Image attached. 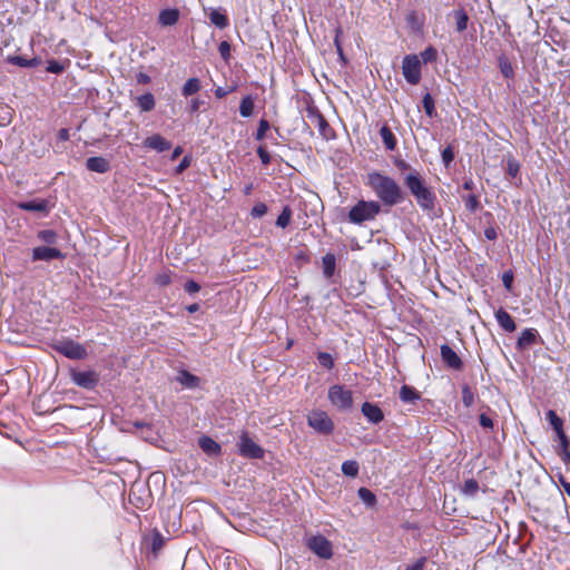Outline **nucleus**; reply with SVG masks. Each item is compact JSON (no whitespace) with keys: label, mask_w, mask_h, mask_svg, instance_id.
I'll return each instance as SVG.
<instances>
[{"label":"nucleus","mask_w":570,"mask_h":570,"mask_svg":"<svg viewBox=\"0 0 570 570\" xmlns=\"http://www.w3.org/2000/svg\"><path fill=\"white\" fill-rule=\"evenodd\" d=\"M366 184L385 206L392 207L404 199L401 186L390 176L373 171L367 175Z\"/></svg>","instance_id":"nucleus-1"},{"label":"nucleus","mask_w":570,"mask_h":570,"mask_svg":"<svg viewBox=\"0 0 570 570\" xmlns=\"http://www.w3.org/2000/svg\"><path fill=\"white\" fill-rule=\"evenodd\" d=\"M402 73L410 85H417L421 80V60L416 55H406L402 60Z\"/></svg>","instance_id":"nucleus-8"},{"label":"nucleus","mask_w":570,"mask_h":570,"mask_svg":"<svg viewBox=\"0 0 570 570\" xmlns=\"http://www.w3.org/2000/svg\"><path fill=\"white\" fill-rule=\"evenodd\" d=\"M358 498L364 502L367 508L375 507L377 499L376 495L367 488H360L357 490Z\"/></svg>","instance_id":"nucleus-32"},{"label":"nucleus","mask_w":570,"mask_h":570,"mask_svg":"<svg viewBox=\"0 0 570 570\" xmlns=\"http://www.w3.org/2000/svg\"><path fill=\"white\" fill-rule=\"evenodd\" d=\"M142 145L145 148L156 150L157 153H164L171 148V142L159 134L148 136Z\"/></svg>","instance_id":"nucleus-14"},{"label":"nucleus","mask_w":570,"mask_h":570,"mask_svg":"<svg viewBox=\"0 0 570 570\" xmlns=\"http://www.w3.org/2000/svg\"><path fill=\"white\" fill-rule=\"evenodd\" d=\"M136 80H137L138 83L148 85V83H150L151 78H150L149 75H147L145 72H139L136 76Z\"/></svg>","instance_id":"nucleus-63"},{"label":"nucleus","mask_w":570,"mask_h":570,"mask_svg":"<svg viewBox=\"0 0 570 570\" xmlns=\"http://www.w3.org/2000/svg\"><path fill=\"white\" fill-rule=\"evenodd\" d=\"M462 200L470 213H475L480 208L479 197L474 194L463 195Z\"/></svg>","instance_id":"nucleus-37"},{"label":"nucleus","mask_w":570,"mask_h":570,"mask_svg":"<svg viewBox=\"0 0 570 570\" xmlns=\"http://www.w3.org/2000/svg\"><path fill=\"white\" fill-rule=\"evenodd\" d=\"M295 265L301 268L311 262V253L306 247L299 248L294 255Z\"/></svg>","instance_id":"nucleus-35"},{"label":"nucleus","mask_w":570,"mask_h":570,"mask_svg":"<svg viewBox=\"0 0 570 570\" xmlns=\"http://www.w3.org/2000/svg\"><path fill=\"white\" fill-rule=\"evenodd\" d=\"M450 17H452V19L454 21L455 32L463 33L468 29V26L470 22V17L464 8L460 7L458 9H454L450 13Z\"/></svg>","instance_id":"nucleus-16"},{"label":"nucleus","mask_w":570,"mask_h":570,"mask_svg":"<svg viewBox=\"0 0 570 570\" xmlns=\"http://www.w3.org/2000/svg\"><path fill=\"white\" fill-rule=\"evenodd\" d=\"M557 436H558L559 446H560L559 455L561 456L562 461L566 464H570L569 440H568V436L566 435L564 430L557 433Z\"/></svg>","instance_id":"nucleus-27"},{"label":"nucleus","mask_w":570,"mask_h":570,"mask_svg":"<svg viewBox=\"0 0 570 570\" xmlns=\"http://www.w3.org/2000/svg\"><path fill=\"white\" fill-rule=\"evenodd\" d=\"M403 183L411 195L415 198L420 208L425 212L434 210L436 196L416 169H412L404 177Z\"/></svg>","instance_id":"nucleus-2"},{"label":"nucleus","mask_w":570,"mask_h":570,"mask_svg":"<svg viewBox=\"0 0 570 570\" xmlns=\"http://www.w3.org/2000/svg\"><path fill=\"white\" fill-rule=\"evenodd\" d=\"M560 485L562 487L563 491L567 493V495L570 498V482L566 480L564 476L560 475L559 478Z\"/></svg>","instance_id":"nucleus-64"},{"label":"nucleus","mask_w":570,"mask_h":570,"mask_svg":"<svg viewBox=\"0 0 570 570\" xmlns=\"http://www.w3.org/2000/svg\"><path fill=\"white\" fill-rule=\"evenodd\" d=\"M136 105L141 112H149L154 110L156 100L151 92H146L136 98Z\"/></svg>","instance_id":"nucleus-24"},{"label":"nucleus","mask_w":570,"mask_h":570,"mask_svg":"<svg viewBox=\"0 0 570 570\" xmlns=\"http://www.w3.org/2000/svg\"><path fill=\"white\" fill-rule=\"evenodd\" d=\"M256 153L263 165L267 166L271 164V155L264 145L258 146Z\"/></svg>","instance_id":"nucleus-51"},{"label":"nucleus","mask_w":570,"mask_h":570,"mask_svg":"<svg viewBox=\"0 0 570 570\" xmlns=\"http://www.w3.org/2000/svg\"><path fill=\"white\" fill-rule=\"evenodd\" d=\"M230 43L226 40L222 41L218 46V52L225 62L230 59Z\"/></svg>","instance_id":"nucleus-49"},{"label":"nucleus","mask_w":570,"mask_h":570,"mask_svg":"<svg viewBox=\"0 0 570 570\" xmlns=\"http://www.w3.org/2000/svg\"><path fill=\"white\" fill-rule=\"evenodd\" d=\"M66 69V66L58 60L51 59L47 61L46 70L50 73H61Z\"/></svg>","instance_id":"nucleus-48"},{"label":"nucleus","mask_w":570,"mask_h":570,"mask_svg":"<svg viewBox=\"0 0 570 570\" xmlns=\"http://www.w3.org/2000/svg\"><path fill=\"white\" fill-rule=\"evenodd\" d=\"M323 274L326 278H331L334 275L336 267V257L332 253H327L322 258Z\"/></svg>","instance_id":"nucleus-29"},{"label":"nucleus","mask_w":570,"mask_h":570,"mask_svg":"<svg viewBox=\"0 0 570 570\" xmlns=\"http://www.w3.org/2000/svg\"><path fill=\"white\" fill-rule=\"evenodd\" d=\"M238 451L242 456L249 459H263L265 454L263 448L255 443L247 432L240 435Z\"/></svg>","instance_id":"nucleus-11"},{"label":"nucleus","mask_w":570,"mask_h":570,"mask_svg":"<svg viewBox=\"0 0 570 570\" xmlns=\"http://www.w3.org/2000/svg\"><path fill=\"white\" fill-rule=\"evenodd\" d=\"M342 33H343V30L341 27L335 29L334 45H335L336 50L341 57H343V48H342L341 40H340Z\"/></svg>","instance_id":"nucleus-58"},{"label":"nucleus","mask_w":570,"mask_h":570,"mask_svg":"<svg viewBox=\"0 0 570 570\" xmlns=\"http://www.w3.org/2000/svg\"><path fill=\"white\" fill-rule=\"evenodd\" d=\"M254 98L250 95H247L242 98L239 104V115L244 118H248L254 112Z\"/></svg>","instance_id":"nucleus-31"},{"label":"nucleus","mask_w":570,"mask_h":570,"mask_svg":"<svg viewBox=\"0 0 570 570\" xmlns=\"http://www.w3.org/2000/svg\"><path fill=\"white\" fill-rule=\"evenodd\" d=\"M202 105H203V101L199 98H193L189 104L190 114L197 112Z\"/></svg>","instance_id":"nucleus-62"},{"label":"nucleus","mask_w":570,"mask_h":570,"mask_svg":"<svg viewBox=\"0 0 570 570\" xmlns=\"http://www.w3.org/2000/svg\"><path fill=\"white\" fill-rule=\"evenodd\" d=\"M208 18L210 22L218 29H226L229 26L228 16L220 9H212Z\"/></svg>","instance_id":"nucleus-23"},{"label":"nucleus","mask_w":570,"mask_h":570,"mask_svg":"<svg viewBox=\"0 0 570 570\" xmlns=\"http://www.w3.org/2000/svg\"><path fill=\"white\" fill-rule=\"evenodd\" d=\"M400 400L404 404H415L421 400V392L411 385H402L400 389Z\"/></svg>","instance_id":"nucleus-20"},{"label":"nucleus","mask_w":570,"mask_h":570,"mask_svg":"<svg viewBox=\"0 0 570 570\" xmlns=\"http://www.w3.org/2000/svg\"><path fill=\"white\" fill-rule=\"evenodd\" d=\"M539 333L535 328H525L517 341V348L524 350L537 343Z\"/></svg>","instance_id":"nucleus-18"},{"label":"nucleus","mask_w":570,"mask_h":570,"mask_svg":"<svg viewBox=\"0 0 570 570\" xmlns=\"http://www.w3.org/2000/svg\"><path fill=\"white\" fill-rule=\"evenodd\" d=\"M307 424L316 432L328 435L334 431V422L323 410H313L307 415Z\"/></svg>","instance_id":"nucleus-6"},{"label":"nucleus","mask_w":570,"mask_h":570,"mask_svg":"<svg viewBox=\"0 0 570 570\" xmlns=\"http://www.w3.org/2000/svg\"><path fill=\"white\" fill-rule=\"evenodd\" d=\"M381 212V205L375 200H360L348 212V220L360 225L366 220H373Z\"/></svg>","instance_id":"nucleus-3"},{"label":"nucleus","mask_w":570,"mask_h":570,"mask_svg":"<svg viewBox=\"0 0 570 570\" xmlns=\"http://www.w3.org/2000/svg\"><path fill=\"white\" fill-rule=\"evenodd\" d=\"M441 156H442V161L444 163V165L449 166L454 159V153H453L452 147L451 146L445 147L442 150Z\"/></svg>","instance_id":"nucleus-53"},{"label":"nucleus","mask_w":570,"mask_h":570,"mask_svg":"<svg viewBox=\"0 0 570 570\" xmlns=\"http://www.w3.org/2000/svg\"><path fill=\"white\" fill-rule=\"evenodd\" d=\"M546 417L554 430L556 434L563 431V420L553 410H549L546 413Z\"/></svg>","instance_id":"nucleus-34"},{"label":"nucleus","mask_w":570,"mask_h":570,"mask_svg":"<svg viewBox=\"0 0 570 570\" xmlns=\"http://www.w3.org/2000/svg\"><path fill=\"white\" fill-rule=\"evenodd\" d=\"M170 282H171V278H170L169 272L160 273L155 278V283L159 286H167L170 284Z\"/></svg>","instance_id":"nucleus-55"},{"label":"nucleus","mask_w":570,"mask_h":570,"mask_svg":"<svg viewBox=\"0 0 570 570\" xmlns=\"http://www.w3.org/2000/svg\"><path fill=\"white\" fill-rule=\"evenodd\" d=\"M440 352H441V358L448 367L455 370V371L462 370L463 362H462L461 357L456 354V352L451 346H449L448 344H443L440 347Z\"/></svg>","instance_id":"nucleus-12"},{"label":"nucleus","mask_w":570,"mask_h":570,"mask_svg":"<svg viewBox=\"0 0 570 570\" xmlns=\"http://www.w3.org/2000/svg\"><path fill=\"white\" fill-rule=\"evenodd\" d=\"M495 320L498 324L508 333H512L515 331L517 325L511 315L502 307H500L495 312Z\"/></svg>","instance_id":"nucleus-19"},{"label":"nucleus","mask_w":570,"mask_h":570,"mask_svg":"<svg viewBox=\"0 0 570 570\" xmlns=\"http://www.w3.org/2000/svg\"><path fill=\"white\" fill-rule=\"evenodd\" d=\"M426 561L425 557H421L414 563L407 566L405 570H424Z\"/></svg>","instance_id":"nucleus-57"},{"label":"nucleus","mask_w":570,"mask_h":570,"mask_svg":"<svg viewBox=\"0 0 570 570\" xmlns=\"http://www.w3.org/2000/svg\"><path fill=\"white\" fill-rule=\"evenodd\" d=\"M498 63H499V69L505 79L514 78L513 65L507 56H504V55L500 56L498 59Z\"/></svg>","instance_id":"nucleus-28"},{"label":"nucleus","mask_w":570,"mask_h":570,"mask_svg":"<svg viewBox=\"0 0 570 570\" xmlns=\"http://www.w3.org/2000/svg\"><path fill=\"white\" fill-rule=\"evenodd\" d=\"M70 377L71 381L79 387L86 389V390H94L100 380L99 374L94 371H77L71 370L70 371Z\"/></svg>","instance_id":"nucleus-10"},{"label":"nucleus","mask_w":570,"mask_h":570,"mask_svg":"<svg viewBox=\"0 0 570 570\" xmlns=\"http://www.w3.org/2000/svg\"><path fill=\"white\" fill-rule=\"evenodd\" d=\"M328 400L340 410H351L353 407V393L343 385H333L328 389Z\"/></svg>","instance_id":"nucleus-7"},{"label":"nucleus","mask_w":570,"mask_h":570,"mask_svg":"<svg viewBox=\"0 0 570 570\" xmlns=\"http://www.w3.org/2000/svg\"><path fill=\"white\" fill-rule=\"evenodd\" d=\"M479 423L483 429L493 430L494 423L491 416L487 413H481L479 416Z\"/></svg>","instance_id":"nucleus-54"},{"label":"nucleus","mask_w":570,"mask_h":570,"mask_svg":"<svg viewBox=\"0 0 570 570\" xmlns=\"http://www.w3.org/2000/svg\"><path fill=\"white\" fill-rule=\"evenodd\" d=\"M361 412L372 424H377L384 420L383 411L375 403L364 402L361 406Z\"/></svg>","instance_id":"nucleus-15"},{"label":"nucleus","mask_w":570,"mask_h":570,"mask_svg":"<svg viewBox=\"0 0 570 570\" xmlns=\"http://www.w3.org/2000/svg\"><path fill=\"white\" fill-rule=\"evenodd\" d=\"M507 173L511 178H515L520 173V163L514 157L507 160Z\"/></svg>","instance_id":"nucleus-44"},{"label":"nucleus","mask_w":570,"mask_h":570,"mask_svg":"<svg viewBox=\"0 0 570 570\" xmlns=\"http://www.w3.org/2000/svg\"><path fill=\"white\" fill-rule=\"evenodd\" d=\"M484 237L488 240H495L498 238V232L494 226H489L484 229Z\"/></svg>","instance_id":"nucleus-60"},{"label":"nucleus","mask_w":570,"mask_h":570,"mask_svg":"<svg viewBox=\"0 0 570 570\" xmlns=\"http://www.w3.org/2000/svg\"><path fill=\"white\" fill-rule=\"evenodd\" d=\"M199 448L209 455H218L222 452V446L214 439L203 435L198 440Z\"/></svg>","instance_id":"nucleus-21"},{"label":"nucleus","mask_w":570,"mask_h":570,"mask_svg":"<svg viewBox=\"0 0 570 570\" xmlns=\"http://www.w3.org/2000/svg\"><path fill=\"white\" fill-rule=\"evenodd\" d=\"M190 166V157L189 156H185L181 161L179 163V165L176 167V173L177 174H180L183 173L185 169H187L188 167Z\"/></svg>","instance_id":"nucleus-61"},{"label":"nucleus","mask_w":570,"mask_h":570,"mask_svg":"<svg viewBox=\"0 0 570 570\" xmlns=\"http://www.w3.org/2000/svg\"><path fill=\"white\" fill-rule=\"evenodd\" d=\"M179 20V10L175 8L164 9L158 14V23L163 27L174 26Z\"/></svg>","instance_id":"nucleus-22"},{"label":"nucleus","mask_w":570,"mask_h":570,"mask_svg":"<svg viewBox=\"0 0 570 570\" xmlns=\"http://www.w3.org/2000/svg\"><path fill=\"white\" fill-rule=\"evenodd\" d=\"M267 213V206L264 203H257L253 206L250 215L253 217H263Z\"/></svg>","instance_id":"nucleus-52"},{"label":"nucleus","mask_w":570,"mask_h":570,"mask_svg":"<svg viewBox=\"0 0 570 570\" xmlns=\"http://www.w3.org/2000/svg\"><path fill=\"white\" fill-rule=\"evenodd\" d=\"M380 135L387 150L392 151L396 148L397 140L395 138V135L387 125L381 127Z\"/></svg>","instance_id":"nucleus-26"},{"label":"nucleus","mask_w":570,"mask_h":570,"mask_svg":"<svg viewBox=\"0 0 570 570\" xmlns=\"http://www.w3.org/2000/svg\"><path fill=\"white\" fill-rule=\"evenodd\" d=\"M318 364L328 371L333 370L335 366L334 357L327 352H318L317 355Z\"/></svg>","instance_id":"nucleus-38"},{"label":"nucleus","mask_w":570,"mask_h":570,"mask_svg":"<svg viewBox=\"0 0 570 570\" xmlns=\"http://www.w3.org/2000/svg\"><path fill=\"white\" fill-rule=\"evenodd\" d=\"M305 544L322 559H331L333 557V546L331 541L322 534L309 537Z\"/></svg>","instance_id":"nucleus-9"},{"label":"nucleus","mask_w":570,"mask_h":570,"mask_svg":"<svg viewBox=\"0 0 570 570\" xmlns=\"http://www.w3.org/2000/svg\"><path fill=\"white\" fill-rule=\"evenodd\" d=\"M271 125L267 119L262 118L258 122V128L255 134L256 140H263L266 137V132L269 130Z\"/></svg>","instance_id":"nucleus-47"},{"label":"nucleus","mask_w":570,"mask_h":570,"mask_svg":"<svg viewBox=\"0 0 570 570\" xmlns=\"http://www.w3.org/2000/svg\"><path fill=\"white\" fill-rule=\"evenodd\" d=\"M7 61L11 65L19 66L22 68H28L29 59L22 56H8Z\"/></svg>","instance_id":"nucleus-50"},{"label":"nucleus","mask_w":570,"mask_h":570,"mask_svg":"<svg viewBox=\"0 0 570 570\" xmlns=\"http://www.w3.org/2000/svg\"><path fill=\"white\" fill-rule=\"evenodd\" d=\"M292 219V209L289 206H285L282 213L278 215L276 225L281 228H286Z\"/></svg>","instance_id":"nucleus-42"},{"label":"nucleus","mask_w":570,"mask_h":570,"mask_svg":"<svg viewBox=\"0 0 570 570\" xmlns=\"http://www.w3.org/2000/svg\"><path fill=\"white\" fill-rule=\"evenodd\" d=\"M420 57L424 63L434 62L438 59V50L433 46H429L420 53Z\"/></svg>","instance_id":"nucleus-43"},{"label":"nucleus","mask_w":570,"mask_h":570,"mask_svg":"<svg viewBox=\"0 0 570 570\" xmlns=\"http://www.w3.org/2000/svg\"><path fill=\"white\" fill-rule=\"evenodd\" d=\"M65 258V254L55 247L47 246H38L32 249V261H51V259H62Z\"/></svg>","instance_id":"nucleus-13"},{"label":"nucleus","mask_w":570,"mask_h":570,"mask_svg":"<svg viewBox=\"0 0 570 570\" xmlns=\"http://www.w3.org/2000/svg\"><path fill=\"white\" fill-rule=\"evenodd\" d=\"M462 393V403L463 405L469 409L474 404L475 401V393L474 391L468 385L463 384L461 387Z\"/></svg>","instance_id":"nucleus-36"},{"label":"nucleus","mask_w":570,"mask_h":570,"mask_svg":"<svg viewBox=\"0 0 570 570\" xmlns=\"http://www.w3.org/2000/svg\"><path fill=\"white\" fill-rule=\"evenodd\" d=\"M479 483L476 480L474 479H468L464 481L463 485H462V489H461V492L465 495V497H474L478 491H479Z\"/></svg>","instance_id":"nucleus-39"},{"label":"nucleus","mask_w":570,"mask_h":570,"mask_svg":"<svg viewBox=\"0 0 570 570\" xmlns=\"http://www.w3.org/2000/svg\"><path fill=\"white\" fill-rule=\"evenodd\" d=\"M18 207L20 209L27 210V212H39L43 213L48 209V203L45 199H33L29 202H22L18 204Z\"/></svg>","instance_id":"nucleus-25"},{"label":"nucleus","mask_w":570,"mask_h":570,"mask_svg":"<svg viewBox=\"0 0 570 570\" xmlns=\"http://www.w3.org/2000/svg\"><path fill=\"white\" fill-rule=\"evenodd\" d=\"M129 501L132 505L140 510H145L150 505L149 498L142 499L140 497H136V494L132 491L129 493Z\"/></svg>","instance_id":"nucleus-45"},{"label":"nucleus","mask_w":570,"mask_h":570,"mask_svg":"<svg viewBox=\"0 0 570 570\" xmlns=\"http://www.w3.org/2000/svg\"><path fill=\"white\" fill-rule=\"evenodd\" d=\"M422 105L428 117L432 118L436 115L435 102L431 94L426 92L423 96Z\"/></svg>","instance_id":"nucleus-40"},{"label":"nucleus","mask_w":570,"mask_h":570,"mask_svg":"<svg viewBox=\"0 0 570 570\" xmlns=\"http://www.w3.org/2000/svg\"><path fill=\"white\" fill-rule=\"evenodd\" d=\"M199 377L188 371H183L180 383L187 387H197L199 385Z\"/></svg>","instance_id":"nucleus-41"},{"label":"nucleus","mask_w":570,"mask_h":570,"mask_svg":"<svg viewBox=\"0 0 570 570\" xmlns=\"http://www.w3.org/2000/svg\"><path fill=\"white\" fill-rule=\"evenodd\" d=\"M502 283L507 289H511L513 283V274L511 271H508L502 275Z\"/></svg>","instance_id":"nucleus-59"},{"label":"nucleus","mask_w":570,"mask_h":570,"mask_svg":"<svg viewBox=\"0 0 570 570\" xmlns=\"http://www.w3.org/2000/svg\"><path fill=\"white\" fill-rule=\"evenodd\" d=\"M184 288L188 294H195L200 291V285L194 279H189L185 283Z\"/></svg>","instance_id":"nucleus-56"},{"label":"nucleus","mask_w":570,"mask_h":570,"mask_svg":"<svg viewBox=\"0 0 570 570\" xmlns=\"http://www.w3.org/2000/svg\"><path fill=\"white\" fill-rule=\"evenodd\" d=\"M52 348L70 360H85L88 356L86 347L71 338L53 343Z\"/></svg>","instance_id":"nucleus-4"},{"label":"nucleus","mask_w":570,"mask_h":570,"mask_svg":"<svg viewBox=\"0 0 570 570\" xmlns=\"http://www.w3.org/2000/svg\"><path fill=\"white\" fill-rule=\"evenodd\" d=\"M202 89L200 80L196 77L187 79L181 88V95L184 97H189L197 94Z\"/></svg>","instance_id":"nucleus-30"},{"label":"nucleus","mask_w":570,"mask_h":570,"mask_svg":"<svg viewBox=\"0 0 570 570\" xmlns=\"http://www.w3.org/2000/svg\"><path fill=\"white\" fill-rule=\"evenodd\" d=\"M86 167L90 171L98 174H105L110 169V163L108 159L101 156L89 157L86 160Z\"/></svg>","instance_id":"nucleus-17"},{"label":"nucleus","mask_w":570,"mask_h":570,"mask_svg":"<svg viewBox=\"0 0 570 570\" xmlns=\"http://www.w3.org/2000/svg\"><path fill=\"white\" fill-rule=\"evenodd\" d=\"M360 465L355 460H346L342 463V472L346 476L356 478L358 475Z\"/></svg>","instance_id":"nucleus-33"},{"label":"nucleus","mask_w":570,"mask_h":570,"mask_svg":"<svg viewBox=\"0 0 570 570\" xmlns=\"http://www.w3.org/2000/svg\"><path fill=\"white\" fill-rule=\"evenodd\" d=\"M306 118L313 125L317 128L318 134L324 138L325 140H330L335 138V131L330 126L328 121L325 119L323 114L318 110L315 106H308L306 108Z\"/></svg>","instance_id":"nucleus-5"},{"label":"nucleus","mask_w":570,"mask_h":570,"mask_svg":"<svg viewBox=\"0 0 570 570\" xmlns=\"http://www.w3.org/2000/svg\"><path fill=\"white\" fill-rule=\"evenodd\" d=\"M38 238L47 244H55L57 242V234L52 229H42L38 233Z\"/></svg>","instance_id":"nucleus-46"}]
</instances>
